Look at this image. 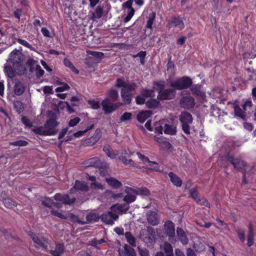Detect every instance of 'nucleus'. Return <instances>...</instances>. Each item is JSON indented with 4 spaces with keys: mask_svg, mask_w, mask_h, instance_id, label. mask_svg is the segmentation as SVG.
Here are the masks:
<instances>
[{
    "mask_svg": "<svg viewBox=\"0 0 256 256\" xmlns=\"http://www.w3.org/2000/svg\"><path fill=\"white\" fill-rule=\"evenodd\" d=\"M50 118L47 120L44 126H40L35 130L36 133L40 135H54L58 132L56 128L58 123L56 121V115L55 112L49 111Z\"/></svg>",
    "mask_w": 256,
    "mask_h": 256,
    "instance_id": "nucleus-1",
    "label": "nucleus"
},
{
    "mask_svg": "<svg viewBox=\"0 0 256 256\" xmlns=\"http://www.w3.org/2000/svg\"><path fill=\"white\" fill-rule=\"evenodd\" d=\"M125 192L127 194L124 196V201L126 204L134 202L136 199V196L138 194L148 196L150 194V191L146 188H133L126 186L125 188Z\"/></svg>",
    "mask_w": 256,
    "mask_h": 256,
    "instance_id": "nucleus-2",
    "label": "nucleus"
},
{
    "mask_svg": "<svg viewBox=\"0 0 256 256\" xmlns=\"http://www.w3.org/2000/svg\"><path fill=\"white\" fill-rule=\"evenodd\" d=\"M169 84L174 90H181L190 88L192 84V80L188 76H183L174 80H170Z\"/></svg>",
    "mask_w": 256,
    "mask_h": 256,
    "instance_id": "nucleus-3",
    "label": "nucleus"
},
{
    "mask_svg": "<svg viewBox=\"0 0 256 256\" xmlns=\"http://www.w3.org/2000/svg\"><path fill=\"white\" fill-rule=\"evenodd\" d=\"M159 88L158 98L160 100H168L172 99L176 94V91L174 88L164 89V84H156Z\"/></svg>",
    "mask_w": 256,
    "mask_h": 256,
    "instance_id": "nucleus-4",
    "label": "nucleus"
},
{
    "mask_svg": "<svg viewBox=\"0 0 256 256\" xmlns=\"http://www.w3.org/2000/svg\"><path fill=\"white\" fill-rule=\"evenodd\" d=\"M180 120L182 124V128L184 132L186 134H189L190 132V124L192 122V115L186 112H182L180 116Z\"/></svg>",
    "mask_w": 256,
    "mask_h": 256,
    "instance_id": "nucleus-5",
    "label": "nucleus"
},
{
    "mask_svg": "<svg viewBox=\"0 0 256 256\" xmlns=\"http://www.w3.org/2000/svg\"><path fill=\"white\" fill-rule=\"evenodd\" d=\"M116 86L118 88H122L121 90L128 94H132L131 92L135 90L137 88L135 83L128 82L122 78L116 80Z\"/></svg>",
    "mask_w": 256,
    "mask_h": 256,
    "instance_id": "nucleus-6",
    "label": "nucleus"
},
{
    "mask_svg": "<svg viewBox=\"0 0 256 256\" xmlns=\"http://www.w3.org/2000/svg\"><path fill=\"white\" fill-rule=\"evenodd\" d=\"M122 103H113L108 98L104 99L102 102V106L104 113L108 114L116 110L118 108L122 105Z\"/></svg>",
    "mask_w": 256,
    "mask_h": 256,
    "instance_id": "nucleus-7",
    "label": "nucleus"
},
{
    "mask_svg": "<svg viewBox=\"0 0 256 256\" xmlns=\"http://www.w3.org/2000/svg\"><path fill=\"white\" fill-rule=\"evenodd\" d=\"M102 220L105 224L112 225L114 222L118 218V216L110 210L102 214L100 216Z\"/></svg>",
    "mask_w": 256,
    "mask_h": 256,
    "instance_id": "nucleus-8",
    "label": "nucleus"
},
{
    "mask_svg": "<svg viewBox=\"0 0 256 256\" xmlns=\"http://www.w3.org/2000/svg\"><path fill=\"white\" fill-rule=\"evenodd\" d=\"M29 236L32 240L34 242L38 248H44L46 250L48 248V241L44 238H40L37 236L32 232H29Z\"/></svg>",
    "mask_w": 256,
    "mask_h": 256,
    "instance_id": "nucleus-9",
    "label": "nucleus"
},
{
    "mask_svg": "<svg viewBox=\"0 0 256 256\" xmlns=\"http://www.w3.org/2000/svg\"><path fill=\"white\" fill-rule=\"evenodd\" d=\"M129 157H130V154L126 150H122L118 156V159L125 165H130L134 167L139 168L140 166L134 163L132 160L128 159Z\"/></svg>",
    "mask_w": 256,
    "mask_h": 256,
    "instance_id": "nucleus-10",
    "label": "nucleus"
},
{
    "mask_svg": "<svg viewBox=\"0 0 256 256\" xmlns=\"http://www.w3.org/2000/svg\"><path fill=\"white\" fill-rule=\"evenodd\" d=\"M22 54L18 50H14L10 54L9 61L14 66L16 64H18L22 61Z\"/></svg>",
    "mask_w": 256,
    "mask_h": 256,
    "instance_id": "nucleus-11",
    "label": "nucleus"
},
{
    "mask_svg": "<svg viewBox=\"0 0 256 256\" xmlns=\"http://www.w3.org/2000/svg\"><path fill=\"white\" fill-rule=\"evenodd\" d=\"M130 206L128 204H117L112 206L110 208V210L114 212V213L118 214H125L128 210Z\"/></svg>",
    "mask_w": 256,
    "mask_h": 256,
    "instance_id": "nucleus-12",
    "label": "nucleus"
},
{
    "mask_svg": "<svg viewBox=\"0 0 256 256\" xmlns=\"http://www.w3.org/2000/svg\"><path fill=\"white\" fill-rule=\"evenodd\" d=\"M168 25L170 28H177L180 30L184 28L182 20L179 17H172L168 20Z\"/></svg>",
    "mask_w": 256,
    "mask_h": 256,
    "instance_id": "nucleus-13",
    "label": "nucleus"
},
{
    "mask_svg": "<svg viewBox=\"0 0 256 256\" xmlns=\"http://www.w3.org/2000/svg\"><path fill=\"white\" fill-rule=\"evenodd\" d=\"M54 198L56 200L60 201L62 204L70 205L73 204L76 200L75 198H70L69 196L66 194H56L54 196Z\"/></svg>",
    "mask_w": 256,
    "mask_h": 256,
    "instance_id": "nucleus-14",
    "label": "nucleus"
},
{
    "mask_svg": "<svg viewBox=\"0 0 256 256\" xmlns=\"http://www.w3.org/2000/svg\"><path fill=\"white\" fill-rule=\"evenodd\" d=\"M228 160L233 164L235 168L240 169L244 166V161L238 158H234L233 156L230 154L227 155Z\"/></svg>",
    "mask_w": 256,
    "mask_h": 256,
    "instance_id": "nucleus-15",
    "label": "nucleus"
},
{
    "mask_svg": "<svg viewBox=\"0 0 256 256\" xmlns=\"http://www.w3.org/2000/svg\"><path fill=\"white\" fill-rule=\"evenodd\" d=\"M84 165L86 167H98L100 168L103 166L100 159L98 157H94L90 158L84 162Z\"/></svg>",
    "mask_w": 256,
    "mask_h": 256,
    "instance_id": "nucleus-16",
    "label": "nucleus"
},
{
    "mask_svg": "<svg viewBox=\"0 0 256 256\" xmlns=\"http://www.w3.org/2000/svg\"><path fill=\"white\" fill-rule=\"evenodd\" d=\"M164 230L170 238H173L175 236L174 224L170 221H167L164 224Z\"/></svg>",
    "mask_w": 256,
    "mask_h": 256,
    "instance_id": "nucleus-17",
    "label": "nucleus"
},
{
    "mask_svg": "<svg viewBox=\"0 0 256 256\" xmlns=\"http://www.w3.org/2000/svg\"><path fill=\"white\" fill-rule=\"evenodd\" d=\"M180 104L184 108H190L194 105V100L192 96H185L180 100Z\"/></svg>",
    "mask_w": 256,
    "mask_h": 256,
    "instance_id": "nucleus-18",
    "label": "nucleus"
},
{
    "mask_svg": "<svg viewBox=\"0 0 256 256\" xmlns=\"http://www.w3.org/2000/svg\"><path fill=\"white\" fill-rule=\"evenodd\" d=\"M148 222L152 226H156L159 222L157 214L152 211H149L146 214Z\"/></svg>",
    "mask_w": 256,
    "mask_h": 256,
    "instance_id": "nucleus-19",
    "label": "nucleus"
},
{
    "mask_svg": "<svg viewBox=\"0 0 256 256\" xmlns=\"http://www.w3.org/2000/svg\"><path fill=\"white\" fill-rule=\"evenodd\" d=\"M176 234L180 240L183 244L186 245L188 244V238L186 234L182 228H177Z\"/></svg>",
    "mask_w": 256,
    "mask_h": 256,
    "instance_id": "nucleus-20",
    "label": "nucleus"
},
{
    "mask_svg": "<svg viewBox=\"0 0 256 256\" xmlns=\"http://www.w3.org/2000/svg\"><path fill=\"white\" fill-rule=\"evenodd\" d=\"M106 180L108 184L114 188H118L122 186V182L114 178H106Z\"/></svg>",
    "mask_w": 256,
    "mask_h": 256,
    "instance_id": "nucleus-21",
    "label": "nucleus"
},
{
    "mask_svg": "<svg viewBox=\"0 0 256 256\" xmlns=\"http://www.w3.org/2000/svg\"><path fill=\"white\" fill-rule=\"evenodd\" d=\"M64 252V246L62 244H57L54 250H52L50 252L52 256H62Z\"/></svg>",
    "mask_w": 256,
    "mask_h": 256,
    "instance_id": "nucleus-22",
    "label": "nucleus"
},
{
    "mask_svg": "<svg viewBox=\"0 0 256 256\" xmlns=\"http://www.w3.org/2000/svg\"><path fill=\"white\" fill-rule=\"evenodd\" d=\"M152 113L150 110L142 111L137 114V120L140 122H144L146 119H148Z\"/></svg>",
    "mask_w": 256,
    "mask_h": 256,
    "instance_id": "nucleus-23",
    "label": "nucleus"
},
{
    "mask_svg": "<svg viewBox=\"0 0 256 256\" xmlns=\"http://www.w3.org/2000/svg\"><path fill=\"white\" fill-rule=\"evenodd\" d=\"M25 88L22 82H18L14 86V94L17 96L22 95L24 92Z\"/></svg>",
    "mask_w": 256,
    "mask_h": 256,
    "instance_id": "nucleus-24",
    "label": "nucleus"
},
{
    "mask_svg": "<svg viewBox=\"0 0 256 256\" xmlns=\"http://www.w3.org/2000/svg\"><path fill=\"white\" fill-rule=\"evenodd\" d=\"M172 182L176 186H180L182 184V180L176 174L170 172L168 174Z\"/></svg>",
    "mask_w": 256,
    "mask_h": 256,
    "instance_id": "nucleus-25",
    "label": "nucleus"
},
{
    "mask_svg": "<svg viewBox=\"0 0 256 256\" xmlns=\"http://www.w3.org/2000/svg\"><path fill=\"white\" fill-rule=\"evenodd\" d=\"M165 122L166 121L164 120H162L158 122H156L154 124V129L156 132L162 134V131L164 130Z\"/></svg>",
    "mask_w": 256,
    "mask_h": 256,
    "instance_id": "nucleus-26",
    "label": "nucleus"
},
{
    "mask_svg": "<svg viewBox=\"0 0 256 256\" xmlns=\"http://www.w3.org/2000/svg\"><path fill=\"white\" fill-rule=\"evenodd\" d=\"M103 150L106 154L111 158H115L118 155V152L117 151H114L111 150L110 147L108 146H104L103 148Z\"/></svg>",
    "mask_w": 256,
    "mask_h": 256,
    "instance_id": "nucleus-27",
    "label": "nucleus"
},
{
    "mask_svg": "<svg viewBox=\"0 0 256 256\" xmlns=\"http://www.w3.org/2000/svg\"><path fill=\"white\" fill-rule=\"evenodd\" d=\"M164 132V134L174 135L176 133V127L171 124H166L165 122Z\"/></svg>",
    "mask_w": 256,
    "mask_h": 256,
    "instance_id": "nucleus-28",
    "label": "nucleus"
},
{
    "mask_svg": "<svg viewBox=\"0 0 256 256\" xmlns=\"http://www.w3.org/2000/svg\"><path fill=\"white\" fill-rule=\"evenodd\" d=\"M254 233L252 228V224L248 226V246H252L254 244Z\"/></svg>",
    "mask_w": 256,
    "mask_h": 256,
    "instance_id": "nucleus-29",
    "label": "nucleus"
},
{
    "mask_svg": "<svg viewBox=\"0 0 256 256\" xmlns=\"http://www.w3.org/2000/svg\"><path fill=\"white\" fill-rule=\"evenodd\" d=\"M76 190H82V191H88V186L84 182H82L80 181H76L74 186Z\"/></svg>",
    "mask_w": 256,
    "mask_h": 256,
    "instance_id": "nucleus-30",
    "label": "nucleus"
},
{
    "mask_svg": "<svg viewBox=\"0 0 256 256\" xmlns=\"http://www.w3.org/2000/svg\"><path fill=\"white\" fill-rule=\"evenodd\" d=\"M100 218L96 214H90L86 216V221L84 222H86V224L92 222H98Z\"/></svg>",
    "mask_w": 256,
    "mask_h": 256,
    "instance_id": "nucleus-31",
    "label": "nucleus"
},
{
    "mask_svg": "<svg viewBox=\"0 0 256 256\" xmlns=\"http://www.w3.org/2000/svg\"><path fill=\"white\" fill-rule=\"evenodd\" d=\"M66 216H68V218H70V220L74 222H77L81 225L86 224V222H85L84 221L81 220L79 218L78 216H76L72 213H68Z\"/></svg>",
    "mask_w": 256,
    "mask_h": 256,
    "instance_id": "nucleus-32",
    "label": "nucleus"
},
{
    "mask_svg": "<svg viewBox=\"0 0 256 256\" xmlns=\"http://www.w3.org/2000/svg\"><path fill=\"white\" fill-rule=\"evenodd\" d=\"M120 93L123 101L126 104H130L132 100V94L125 92L124 90H121Z\"/></svg>",
    "mask_w": 256,
    "mask_h": 256,
    "instance_id": "nucleus-33",
    "label": "nucleus"
},
{
    "mask_svg": "<svg viewBox=\"0 0 256 256\" xmlns=\"http://www.w3.org/2000/svg\"><path fill=\"white\" fill-rule=\"evenodd\" d=\"M234 110L235 115L236 116H238L243 120L245 119L246 116L245 114L244 110L240 108V106H234Z\"/></svg>",
    "mask_w": 256,
    "mask_h": 256,
    "instance_id": "nucleus-34",
    "label": "nucleus"
},
{
    "mask_svg": "<svg viewBox=\"0 0 256 256\" xmlns=\"http://www.w3.org/2000/svg\"><path fill=\"white\" fill-rule=\"evenodd\" d=\"M136 154H137L138 157L142 161L144 162H148V163H149V164L150 166H152L153 165H156L157 166L158 165L157 162H155L150 161L148 157L140 153L137 152Z\"/></svg>",
    "mask_w": 256,
    "mask_h": 256,
    "instance_id": "nucleus-35",
    "label": "nucleus"
},
{
    "mask_svg": "<svg viewBox=\"0 0 256 256\" xmlns=\"http://www.w3.org/2000/svg\"><path fill=\"white\" fill-rule=\"evenodd\" d=\"M156 18V14L154 12L150 13L149 14L148 20L146 24L147 28L152 29V26Z\"/></svg>",
    "mask_w": 256,
    "mask_h": 256,
    "instance_id": "nucleus-36",
    "label": "nucleus"
},
{
    "mask_svg": "<svg viewBox=\"0 0 256 256\" xmlns=\"http://www.w3.org/2000/svg\"><path fill=\"white\" fill-rule=\"evenodd\" d=\"M126 238L127 240V242L132 246H136V239L132 236L130 232H126L125 234Z\"/></svg>",
    "mask_w": 256,
    "mask_h": 256,
    "instance_id": "nucleus-37",
    "label": "nucleus"
},
{
    "mask_svg": "<svg viewBox=\"0 0 256 256\" xmlns=\"http://www.w3.org/2000/svg\"><path fill=\"white\" fill-rule=\"evenodd\" d=\"M101 137V132L100 130L98 129H97L96 130V132L94 135L90 138V140L92 143L93 144L98 142Z\"/></svg>",
    "mask_w": 256,
    "mask_h": 256,
    "instance_id": "nucleus-38",
    "label": "nucleus"
},
{
    "mask_svg": "<svg viewBox=\"0 0 256 256\" xmlns=\"http://www.w3.org/2000/svg\"><path fill=\"white\" fill-rule=\"evenodd\" d=\"M3 202L4 206L10 208H12L16 206V202L9 198H4Z\"/></svg>",
    "mask_w": 256,
    "mask_h": 256,
    "instance_id": "nucleus-39",
    "label": "nucleus"
},
{
    "mask_svg": "<svg viewBox=\"0 0 256 256\" xmlns=\"http://www.w3.org/2000/svg\"><path fill=\"white\" fill-rule=\"evenodd\" d=\"M163 249L164 251V252L166 253V256L167 254H174L172 246L170 244L167 242L164 243L163 246Z\"/></svg>",
    "mask_w": 256,
    "mask_h": 256,
    "instance_id": "nucleus-40",
    "label": "nucleus"
},
{
    "mask_svg": "<svg viewBox=\"0 0 256 256\" xmlns=\"http://www.w3.org/2000/svg\"><path fill=\"white\" fill-rule=\"evenodd\" d=\"M146 104L148 108H154L157 107L160 103L156 100L152 99L146 102Z\"/></svg>",
    "mask_w": 256,
    "mask_h": 256,
    "instance_id": "nucleus-41",
    "label": "nucleus"
},
{
    "mask_svg": "<svg viewBox=\"0 0 256 256\" xmlns=\"http://www.w3.org/2000/svg\"><path fill=\"white\" fill-rule=\"evenodd\" d=\"M142 94L144 97L154 98V92L152 90H144L142 92Z\"/></svg>",
    "mask_w": 256,
    "mask_h": 256,
    "instance_id": "nucleus-42",
    "label": "nucleus"
},
{
    "mask_svg": "<svg viewBox=\"0 0 256 256\" xmlns=\"http://www.w3.org/2000/svg\"><path fill=\"white\" fill-rule=\"evenodd\" d=\"M124 248L126 254L128 256H136V253L134 248L127 244L124 245Z\"/></svg>",
    "mask_w": 256,
    "mask_h": 256,
    "instance_id": "nucleus-43",
    "label": "nucleus"
},
{
    "mask_svg": "<svg viewBox=\"0 0 256 256\" xmlns=\"http://www.w3.org/2000/svg\"><path fill=\"white\" fill-rule=\"evenodd\" d=\"M102 8L98 6L96 8L94 12L92 14V18H99L102 17Z\"/></svg>",
    "mask_w": 256,
    "mask_h": 256,
    "instance_id": "nucleus-44",
    "label": "nucleus"
},
{
    "mask_svg": "<svg viewBox=\"0 0 256 256\" xmlns=\"http://www.w3.org/2000/svg\"><path fill=\"white\" fill-rule=\"evenodd\" d=\"M4 72L8 78H12L14 76V72L10 66H6Z\"/></svg>",
    "mask_w": 256,
    "mask_h": 256,
    "instance_id": "nucleus-45",
    "label": "nucleus"
},
{
    "mask_svg": "<svg viewBox=\"0 0 256 256\" xmlns=\"http://www.w3.org/2000/svg\"><path fill=\"white\" fill-rule=\"evenodd\" d=\"M108 96L112 100H116L118 97V92L116 90L112 89L108 92Z\"/></svg>",
    "mask_w": 256,
    "mask_h": 256,
    "instance_id": "nucleus-46",
    "label": "nucleus"
},
{
    "mask_svg": "<svg viewBox=\"0 0 256 256\" xmlns=\"http://www.w3.org/2000/svg\"><path fill=\"white\" fill-rule=\"evenodd\" d=\"M14 106L17 112H20L24 110V106L22 102L18 100L14 102Z\"/></svg>",
    "mask_w": 256,
    "mask_h": 256,
    "instance_id": "nucleus-47",
    "label": "nucleus"
},
{
    "mask_svg": "<svg viewBox=\"0 0 256 256\" xmlns=\"http://www.w3.org/2000/svg\"><path fill=\"white\" fill-rule=\"evenodd\" d=\"M197 204L200 205H203L206 207H210V204L208 200L204 197L199 198L196 201Z\"/></svg>",
    "mask_w": 256,
    "mask_h": 256,
    "instance_id": "nucleus-48",
    "label": "nucleus"
},
{
    "mask_svg": "<svg viewBox=\"0 0 256 256\" xmlns=\"http://www.w3.org/2000/svg\"><path fill=\"white\" fill-rule=\"evenodd\" d=\"M28 144V142L26 140H20L14 142H12L10 143V144L14 146H26Z\"/></svg>",
    "mask_w": 256,
    "mask_h": 256,
    "instance_id": "nucleus-49",
    "label": "nucleus"
},
{
    "mask_svg": "<svg viewBox=\"0 0 256 256\" xmlns=\"http://www.w3.org/2000/svg\"><path fill=\"white\" fill-rule=\"evenodd\" d=\"M17 42L20 44L30 48V50L35 51V49L26 40L20 39V38H18L17 40Z\"/></svg>",
    "mask_w": 256,
    "mask_h": 256,
    "instance_id": "nucleus-50",
    "label": "nucleus"
},
{
    "mask_svg": "<svg viewBox=\"0 0 256 256\" xmlns=\"http://www.w3.org/2000/svg\"><path fill=\"white\" fill-rule=\"evenodd\" d=\"M42 204L46 207L51 208L53 204V200L50 198H46L42 200Z\"/></svg>",
    "mask_w": 256,
    "mask_h": 256,
    "instance_id": "nucleus-51",
    "label": "nucleus"
},
{
    "mask_svg": "<svg viewBox=\"0 0 256 256\" xmlns=\"http://www.w3.org/2000/svg\"><path fill=\"white\" fill-rule=\"evenodd\" d=\"M50 214L54 216H56L59 218H62V219H67L68 216H64L62 214V213L58 212V211L55 210H50Z\"/></svg>",
    "mask_w": 256,
    "mask_h": 256,
    "instance_id": "nucleus-52",
    "label": "nucleus"
},
{
    "mask_svg": "<svg viewBox=\"0 0 256 256\" xmlns=\"http://www.w3.org/2000/svg\"><path fill=\"white\" fill-rule=\"evenodd\" d=\"M190 196L195 200L200 198L198 194V192L196 188H192L190 190Z\"/></svg>",
    "mask_w": 256,
    "mask_h": 256,
    "instance_id": "nucleus-53",
    "label": "nucleus"
},
{
    "mask_svg": "<svg viewBox=\"0 0 256 256\" xmlns=\"http://www.w3.org/2000/svg\"><path fill=\"white\" fill-rule=\"evenodd\" d=\"M132 114L130 112H126L120 117L121 122H125L131 118Z\"/></svg>",
    "mask_w": 256,
    "mask_h": 256,
    "instance_id": "nucleus-54",
    "label": "nucleus"
},
{
    "mask_svg": "<svg viewBox=\"0 0 256 256\" xmlns=\"http://www.w3.org/2000/svg\"><path fill=\"white\" fill-rule=\"evenodd\" d=\"M88 104L90 107L95 110H97L100 108V104L99 102L94 100H89Z\"/></svg>",
    "mask_w": 256,
    "mask_h": 256,
    "instance_id": "nucleus-55",
    "label": "nucleus"
},
{
    "mask_svg": "<svg viewBox=\"0 0 256 256\" xmlns=\"http://www.w3.org/2000/svg\"><path fill=\"white\" fill-rule=\"evenodd\" d=\"M93 128V126H90L88 128L84 130H80L78 131L74 134V136L76 138H78L84 135L86 132L89 130L92 129Z\"/></svg>",
    "mask_w": 256,
    "mask_h": 256,
    "instance_id": "nucleus-56",
    "label": "nucleus"
},
{
    "mask_svg": "<svg viewBox=\"0 0 256 256\" xmlns=\"http://www.w3.org/2000/svg\"><path fill=\"white\" fill-rule=\"evenodd\" d=\"M134 13V8H131L130 11L128 12V15L124 19V22H127L130 20L132 18L133 16Z\"/></svg>",
    "mask_w": 256,
    "mask_h": 256,
    "instance_id": "nucleus-57",
    "label": "nucleus"
},
{
    "mask_svg": "<svg viewBox=\"0 0 256 256\" xmlns=\"http://www.w3.org/2000/svg\"><path fill=\"white\" fill-rule=\"evenodd\" d=\"M22 122L28 128H30L32 126V122L26 116H23L22 118Z\"/></svg>",
    "mask_w": 256,
    "mask_h": 256,
    "instance_id": "nucleus-58",
    "label": "nucleus"
},
{
    "mask_svg": "<svg viewBox=\"0 0 256 256\" xmlns=\"http://www.w3.org/2000/svg\"><path fill=\"white\" fill-rule=\"evenodd\" d=\"M80 121V118L78 117L74 118L73 119H72L69 122V126H76Z\"/></svg>",
    "mask_w": 256,
    "mask_h": 256,
    "instance_id": "nucleus-59",
    "label": "nucleus"
},
{
    "mask_svg": "<svg viewBox=\"0 0 256 256\" xmlns=\"http://www.w3.org/2000/svg\"><path fill=\"white\" fill-rule=\"evenodd\" d=\"M44 72L41 68L40 65H36V74L38 77H40L44 74Z\"/></svg>",
    "mask_w": 256,
    "mask_h": 256,
    "instance_id": "nucleus-60",
    "label": "nucleus"
},
{
    "mask_svg": "<svg viewBox=\"0 0 256 256\" xmlns=\"http://www.w3.org/2000/svg\"><path fill=\"white\" fill-rule=\"evenodd\" d=\"M91 186L94 189H99L103 190L104 188V186L100 183L94 182L91 184Z\"/></svg>",
    "mask_w": 256,
    "mask_h": 256,
    "instance_id": "nucleus-61",
    "label": "nucleus"
},
{
    "mask_svg": "<svg viewBox=\"0 0 256 256\" xmlns=\"http://www.w3.org/2000/svg\"><path fill=\"white\" fill-rule=\"evenodd\" d=\"M238 235L240 240L244 242L245 240L244 232L242 230H238L237 231Z\"/></svg>",
    "mask_w": 256,
    "mask_h": 256,
    "instance_id": "nucleus-62",
    "label": "nucleus"
},
{
    "mask_svg": "<svg viewBox=\"0 0 256 256\" xmlns=\"http://www.w3.org/2000/svg\"><path fill=\"white\" fill-rule=\"evenodd\" d=\"M252 106V102L250 100H247L244 104L242 108L244 111H246L248 110H250Z\"/></svg>",
    "mask_w": 256,
    "mask_h": 256,
    "instance_id": "nucleus-63",
    "label": "nucleus"
},
{
    "mask_svg": "<svg viewBox=\"0 0 256 256\" xmlns=\"http://www.w3.org/2000/svg\"><path fill=\"white\" fill-rule=\"evenodd\" d=\"M138 252L140 256H150L148 251L146 248H138Z\"/></svg>",
    "mask_w": 256,
    "mask_h": 256,
    "instance_id": "nucleus-64",
    "label": "nucleus"
}]
</instances>
